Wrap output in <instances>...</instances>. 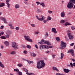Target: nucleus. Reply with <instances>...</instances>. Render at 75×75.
I'll return each instance as SVG.
<instances>
[{"label":"nucleus","mask_w":75,"mask_h":75,"mask_svg":"<svg viewBox=\"0 0 75 75\" xmlns=\"http://www.w3.org/2000/svg\"><path fill=\"white\" fill-rule=\"evenodd\" d=\"M45 66V63L44 60L38 61L37 63V68L40 69L41 68H43Z\"/></svg>","instance_id":"1"},{"label":"nucleus","mask_w":75,"mask_h":75,"mask_svg":"<svg viewBox=\"0 0 75 75\" xmlns=\"http://www.w3.org/2000/svg\"><path fill=\"white\" fill-rule=\"evenodd\" d=\"M73 7V9L75 8V0H69V2L68 4L67 7L68 8L71 9Z\"/></svg>","instance_id":"2"},{"label":"nucleus","mask_w":75,"mask_h":75,"mask_svg":"<svg viewBox=\"0 0 75 75\" xmlns=\"http://www.w3.org/2000/svg\"><path fill=\"white\" fill-rule=\"evenodd\" d=\"M12 46L14 48V50H17L18 49V45L16 43L14 42H12Z\"/></svg>","instance_id":"3"},{"label":"nucleus","mask_w":75,"mask_h":75,"mask_svg":"<svg viewBox=\"0 0 75 75\" xmlns=\"http://www.w3.org/2000/svg\"><path fill=\"white\" fill-rule=\"evenodd\" d=\"M36 17L38 20L39 21H44L45 19V17L43 16H40L41 18H39L38 16H36Z\"/></svg>","instance_id":"4"},{"label":"nucleus","mask_w":75,"mask_h":75,"mask_svg":"<svg viewBox=\"0 0 75 75\" xmlns=\"http://www.w3.org/2000/svg\"><path fill=\"white\" fill-rule=\"evenodd\" d=\"M68 37L70 40H72L74 38V36L72 35V34L71 33H68L67 34Z\"/></svg>","instance_id":"5"},{"label":"nucleus","mask_w":75,"mask_h":75,"mask_svg":"<svg viewBox=\"0 0 75 75\" xmlns=\"http://www.w3.org/2000/svg\"><path fill=\"white\" fill-rule=\"evenodd\" d=\"M24 38L25 40L28 41H29V42H33V40L32 39H30V38L29 36L25 35L24 36Z\"/></svg>","instance_id":"6"},{"label":"nucleus","mask_w":75,"mask_h":75,"mask_svg":"<svg viewBox=\"0 0 75 75\" xmlns=\"http://www.w3.org/2000/svg\"><path fill=\"white\" fill-rule=\"evenodd\" d=\"M61 45L62 47H61L60 48H62V49H64V47L65 48L66 47V44L65 43L63 42L62 41H61Z\"/></svg>","instance_id":"7"},{"label":"nucleus","mask_w":75,"mask_h":75,"mask_svg":"<svg viewBox=\"0 0 75 75\" xmlns=\"http://www.w3.org/2000/svg\"><path fill=\"white\" fill-rule=\"evenodd\" d=\"M44 47L45 49H48L49 48L48 46L44 45H40V50H42L43 49H44Z\"/></svg>","instance_id":"8"},{"label":"nucleus","mask_w":75,"mask_h":75,"mask_svg":"<svg viewBox=\"0 0 75 75\" xmlns=\"http://www.w3.org/2000/svg\"><path fill=\"white\" fill-rule=\"evenodd\" d=\"M69 52H70L71 53L73 57H74V51L73 49H71L69 50L68 51V53H69Z\"/></svg>","instance_id":"9"},{"label":"nucleus","mask_w":75,"mask_h":75,"mask_svg":"<svg viewBox=\"0 0 75 75\" xmlns=\"http://www.w3.org/2000/svg\"><path fill=\"white\" fill-rule=\"evenodd\" d=\"M62 18H64V17H65V12L64 11H62L61 14H60Z\"/></svg>","instance_id":"10"},{"label":"nucleus","mask_w":75,"mask_h":75,"mask_svg":"<svg viewBox=\"0 0 75 75\" xmlns=\"http://www.w3.org/2000/svg\"><path fill=\"white\" fill-rule=\"evenodd\" d=\"M3 42L4 44L5 45H6V46H8V45H10V43H9V42L8 41H5Z\"/></svg>","instance_id":"11"},{"label":"nucleus","mask_w":75,"mask_h":75,"mask_svg":"<svg viewBox=\"0 0 75 75\" xmlns=\"http://www.w3.org/2000/svg\"><path fill=\"white\" fill-rule=\"evenodd\" d=\"M52 32H54L55 34H57V32L56 29H55V28H52Z\"/></svg>","instance_id":"12"},{"label":"nucleus","mask_w":75,"mask_h":75,"mask_svg":"<svg viewBox=\"0 0 75 75\" xmlns=\"http://www.w3.org/2000/svg\"><path fill=\"white\" fill-rule=\"evenodd\" d=\"M10 2V0H6V4H7L8 6V8H10V4L8 3Z\"/></svg>","instance_id":"13"},{"label":"nucleus","mask_w":75,"mask_h":75,"mask_svg":"<svg viewBox=\"0 0 75 75\" xmlns=\"http://www.w3.org/2000/svg\"><path fill=\"white\" fill-rule=\"evenodd\" d=\"M64 71L65 73H69L70 70L68 69H64Z\"/></svg>","instance_id":"14"},{"label":"nucleus","mask_w":75,"mask_h":75,"mask_svg":"<svg viewBox=\"0 0 75 75\" xmlns=\"http://www.w3.org/2000/svg\"><path fill=\"white\" fill-rule=\"evenodd\" d=\"M8 25L10 26V27L11 29H14V26H13V24L11 23L10 24Z\"/></svg>","instance_id":"15"},{"label":"nucleus","mask_w":75,"mask_h":75,"mask_svg":"<svg viewBox=\"0 0 75 75\" xmlns=\"http://www.w3.org/2000/svg\"><path fill=\"white\" fill-rule=\"evenodd\" d=\"M0 66L1 67H2V68H4V65L3 64V63H2V62H1L0 61Z\"/></svg>","instance_id":"16"},{"label":"nucleus","mask_w":75,"mask_h":75,"mask_svg":"<svg viewBox=\"0 0 75 75\" xmlns=\"http://www.w3.org/2000/svg\"><path fill=\"white\" fill-rule=\"evenodd\" d=\"M45 44H46L48 45H51V44L50 43V42L48 41H46L44 42Z\"/></svg>","instance_id":"17"},{"label":"nucleus","mask_w":75,"mask_h":75,"mask_svg":"<svg viewBox=\"0 0 75 75\" xmlns=\"http://www.w3.org/2000/svg\"><path fill=\"white\" fill-rule=\"evenodd\" d=\"M71 25V24L69 23L68 22H66L65 23L64 25H65L66 26H67V25Z\"/></svg>","instance_id":"18"},{"label":"nucleus","mask_w":75,"mask_h":75,"mask_svg":"<svg viewBox=\"0 0 75 75\" xmlns=\"http://www.w3.org/2000/svg\"><path fill=\"white\" fill-rule=\"evenodd\" d=\"M53 69L54 71H58V69H57V68L55 67H53L52 68Z\"/></svg>","instance_id":"19"},{"label":"nucleus","mask_w":75,"mask_h":75,"mask_svg":"<svg viewBox=\"0 0 75 75\" xmlns=\"http://www.w3.org/2000/svg\"><path fill=\"white\" fill-rule=\"evenodd\" d=\"M31 55L32 57H36V56H37V54H36L35 53H31Z\"/></svg>","instance_id":"20"},{"label":"nucleus","mask_w":75,"mask_h":75,"mask_svg":"<svg viewBox=\"0 0 75 75\" xmlns=\"http://www.w3.org/2000/svg\"><path fill=\"white\" fill-rule=\"evenodd\" d=\"M5 4L4 3H1L0 4V7H3L4 6Z\"/></svg>","instance_id":"21"},{"label":"nucleus","mask_w":75,"mask_h":75,"mask_svg":"<svg viewBox=\"0 0 75 75\" xmlns=\"http://www.w3.org/2000/svg\"><path fill=\"white\" fill-rule=\"evenodd\" d=\"M20 7V5H18V4H16L15 5V8H16L17 9L19 8Z\"/></svg>","instance_id":"22"},{"label":"nucleus","mask_w":75,"mask_h":75,"mask_svg":"<svg viewBox=\"0 0 75 75\" xmlns=\"http://www.w3.org/2000/svg\"><path fill=\"white\" fill-rule=\"evenodd\" d=\"M40 6H42V7H45V4H44V3H40Z\"/></svg>","instance_id":"23"},{"label":"nucleus","mask_w":75,"mask_h":75,"mask_svg":"<svg viewBox=\"0 0 75 75\" xmlns=\"http://www.w3.org/2000/svg\"><path fill=\"white\" fill-rule=\"evenodd\" d=\"M26 74H27V75H34V74L33 73H28V72H27L26 73Z\"/></svg>","instance_id":"24"},{"label":"nucleus","mask_w":75,"mask_h":75,"mask_svg":"<svg viewBox=\"0 0 75 75\" xmlns=\"http://www.w3.org/2000/svg\"><path fill=\"white\" fill-rule=\"evenodd\" d=\"M10 54L12 55H15L16 54V52L14 51H13L10 53Z\"/></svg>","instance_id":"25"},{"label":"nucleus","mask_w":75,"mask_h":75,"mask_svg":"<svg viewBox=\"0 0 75 75\" xmlns=\"http://www.w3.org/2000/svg\"><path fill=\"white\" fill-rule=\"evenodd\" d=\"M0 18L1 20H2V21H4L5 19H6V18H5L2 17H0Z\"/></svg>","instance_id":"26"},{"label":"nucleus","mask_w":75,"mask_h":75,"mask_svg":"<svg viewBox=\"0 0 75 75\" xmlns=\"http://www.w3.org/2000/svg\"><path fill=\"white\" fill-rule=\"evenodd\" d=\"M63 57H64V54L62 53L61 54V57L60 58V59H63Z\"/></svg>","instance_id":"27"},{"label":"nucleus","mask_w":75,"mask_h":75,"mask_svg":"<svg viewBox=\"0 0 75 75\" xmlns=\"http://www.w3.org/2000/svg\"><path fill=\"white\" fill-rule=\"evenodd\" d=\"M42 42H39L40 44H43V42H44V39H42Z\"/></svg>","instance_id":"28"},{"label":"nucleus","mask_w":75,"mask_h":75,"mask_svg":"<svg viewBox=\"0 0 75 75\" xmlns=\"http://www.w3.org/2000/svg\"><path fill=\"white\" fill-rule=\"evenodd\" d=\"M18 67H23V64H19L17 65Z\"/></svg>","instance_id":"29"},{"label":"nucleus","mask_w":75,"mask_h":75,"mask_svg":"<svg viewBox=\"0 0 75 75\" xmlns=\"http://www.w3.org/2000/svg\"><path fill=\"white\" fill-rule=\"evenodd\" d=\"M23 69L24 71H25V72H26V73H27V72H28V70H27V69L24 68Z\"/></svg>","instance_id":"30"},{"label":"nucleus","mask_w":75,"mask_h":75,"mask_svg":"<svg viewBox=\"0 0 75 75\" xmlns=\"http://www.w3.org/2000/svg\"><path fill=\"white\" fill-rule=\"evenodd\" d=\"M6 38H9L10 37V35L7 34L5 35Z\"/></svg>","instance_id":"31"},{"label":"nucleus","mask_w":75,"mask_h":75,"mask_svg":"<svg viewBox=\"0 0 75 75\" xmlns=\"http://www.w3.org/2000/svg\"><path fill=\"white\" fill-rule=\"evenodd\" d=\"M23 61H27L28 62V63L29 64H30V61H28L27 60H26L25 59H23Z\"/></svg>","instance_id":"32"},{"label":"nucleus","mask_w":75,"mask_h":75,"mask_svg":"<svg viewBox=\"0 0 75 75\" xmlns=\"http://www.w3.org/2000/svg\"><path fill=\"white\" fill-rule=\"evenodd\" d=\"M56 40L58 41H59L60 40V39L58 37H56Z\"/></svg>","instance_id":"33"},{"label":"nucleus","mask_w":75,"mask_h":75,"mask_svg":"<svg viewBox=\"0 0 75 75\" xmlns=\"http://www.w3.org/2000/svg\"><path fill=\"white\" fill-rule=\"evenodd\" d=\"M48 32H46L45 35V37H48Z\"/></svg>","instance_id":"34"},{"label":"nucleus","mask_w":75,"mask_h":75,"mask_svg":"<svg viewBox=\"0 0 75 75\" xmlns=\"http://www.w3.org/2000/svg\"><path fill=\"white\" fill-rule=\"evenodd\" d=\"M65 22V21L62 20L60 21V23H64Z\"/></svg>","instance_id":"35"},{"label":"nucleus","mask_w":75,"mask_h":75,"mask_svg":"<svg viewBox=\"0 0 75 75\" xmlns=\"http://www.w3.org/2000/svg\"><path fill=\"white\" fill-rule=\"evenodd\" d=\"M1 39H6V37H5V36H1Z\"/></svg>","instance_id":"36"},{"label":"nucleus","mask_w":75,"mask_h":75,"mask_svg":"<svg viewBox=\"0 0 75 75\" xmlns=\"http://www.w3.org/2000/svg\"><path fill=\"white\" fill-rule=\"evenodd\" d=\"M47 20V21L48 20H51V17L50 16H48Z\"/></svg>","instance_id":"37"},{"label":"nucleus","mask_w":75,"mask_h":75,"mask_svg":"<svg viewBox=\"0 0 75 75\" xmlns=\"http://www.w3.org/2000/svg\"><path fill=\"white\" fill-rule=\"evenodd\" d=\"M27 47L29 49H30L31 48V47L30 45H27Z\"/></svg>","instance_id":"38"},{"label":"nucleus","mask_w":75,"mask_h":75,"mask_svg":"<svg viewBox=\"0 0 75 75\" xmlns=\"http://www.w3.org/2000/svg\"><path fill=\"white\" fill-rule=\"evenodd\" d=\"M14 71H16V72H19V70L18 69H14Z\"/></svg>","instance_id":"39"},{"label":"nucleus","mask_w":75,"mask_h":75,"mask_svg":"<svg viewBox=\"0 0 75 75\" xmlns=\"http://www.w3.org/2000/svg\"><path fill=\"white\" fill-rule=\"evenodd\" d=\"M4 23H5V24H7V21L6 20V19L4 20Z\"/></svg>","instance_id":"40"},{"label":"nucleus","mask_w":75,"mask_h":75,"mask_svg":"<svg viewBox=\"0 0 75 75\" xmlns=\"http://www.w3.org/2000/svg\"><path fill=\"white\" fill-rule=\"evenodd\" d=\"M30 24L32 27H35V25L34 24Z\"/></svg>","instance_id":"41"},{"label":"nucleus","mask_w":75,"mask_h":75,"mask_svg":"<svg viewBox=\"0 0 75 75\" xmlns=\"http://www.w3.org/2000/svg\"><path fill=\"white\" fill-rule=\"evenodd\" d=\"M48 13H50V14H51V13H52V11H51L50 10H49V11H48Z\"/></svg>","instance_id":"42"},{"label":"nucleus","mask_w":75,"mask_h":75,"mask_svg":"<svg viewBox=\"0 0 75 75\" xmlns=\"http://www.w3.org/2000/svg\"><path fill=\"white\" fill-rule=\"evenodd\" d=\"M18 74L19 75H22V73L21 71H19L18 72Z\"/></svg>","instance_id":"43"},{"label":"nucleus","mask_w":75,"mask_h":75,"mask_svg":"<svg viewBox=\"0 0 75 75\" xmlns=\"http://www.w3.org/2000/svg\"><path fill=\"white\" fill-rule=\"evenodd\" d=\"M36 4H37L38 5V4H40H40H41V3H40V2H38V1L36 2Z\"/></svg>","instance_id":"44"},{"label":"nucleus","mask_w":75,"mask_h":75,"mask_svg":"<svg viewBox=\"0 0 75 75\" xmlns=\"http://www.w3.org/2000/svg\"><path fill=\"white\" fill-rule=\"evenodd\" d=\"M39 32H36L35 33V35H36L37 34H39Z\"/></svg>","instance_id":"45"},{"label":"nucleus","mask_w":75,"mask_h":75,"mask_svg":"<svg viewBox=\"0 0 75 75\" xmlns=\"http://www.w3.org/2000/svg\"><path fill=\"white\" fill-rule=\"evenodd\" d=\"M43 22L44 23H47V21H48L47 20H43Z\"/></svg>","instance_id":"46"},{"label":"nucleus","mask_w":75,"mask_h":75,"mask_svg":"<svg viewBox=\"0 0 75 75\" xmlns=\"http://www.w3.org/2000/svg\"><path fill=\"white\" fill-rule=\"evenodd\" d=\"M0 28H1V29H3L4 28V26L3 25L1 26Z\"/></svg>","instance_id":"47"},{"label":"nucleus","mask_w":75,"mask_h":75,"mask_svg":"<svg viewBox=\"0 0 75 75\" xmlns=\"http://www.w3.org/2000/svg\"><path fill=\"white\" fill-rule=\"evenodd\" d=\"M24 53L27 54V52L25 50L24 51Z\"/></svg>","instance_id":"48"},{"label":"nucleus","mask_w":75,"mask_h":75,"mask_svg":"<svg viewBox=\"0 0 75 75\" xmlns=\"http://www.w3.org/2000/svg\"><path fill=\"white\" fill-rule=\"evenodd\" d=\"M55 56H56V55L55 54H52V58H55Z\"/></svg>","instance_id":"49"},{"label":"nucleus","mask_w":75,"mask_h":75,"mask_svg":"<svg viewBox=\"0 0 75 75\" xmlns=\"http://www.w3.org/2000/svg\"><path fill=\"white\" fill-rule=\"evenodd\" d=\"M19 28L18 27H17L16 28V30H19Z\"/></svg>","instance_id":"50"},{"label":"nucleus","mask_w":75,"mask_h":75,"mask_svg":"<svg viewBox=\"0 0 75 75\" xmlns=\"http://www.w3.org/2000/svg\"><path fill=\"white\" fill-rule=\"evenodd\" d=\"M71 29H72V30H74V29H75V28L74 27V26H71Z\"/></svg>","instance_id":"51"},{"label":"nucleus","mask_w":75,"mask_h":75,"mask_svg":"<svg viewBox=\"0 0 75 75\" xmlns=\"http://www.w3.org/2000/svg\"><path fill=\"white\" fill-rule=\"evenodd\" d=\"M35 48H36L37 49H38V46H37V45H35Z\"/></svg>","instance_id":"52"},{"label":"nucleus","mask_w":75,"mask_h":75,"mask_svg":"<svg viewBox=\"0 0 75 75\" xmlns=\"http://www.w3.org/2000/svg\"><path fill=\"white\" fill-rule=\"evenodd\" d=\"M0 33L1 35H3L4 34V32H1Z\"/></svg>","instance_id":"53"},{"label":"nucleus","mask_w":75,"mask_h":75,"mask_svg":"<svg viewBox=\"0 0 75 75\" xmlns=\"http://www.w3.org/2000/svg\"><path fill=\"white\" fill-rule=\"evenodd\" d=\"M74 45V43H72L70 45V46H73V45Z\"/></svg>","instance_id":"54"},{"label":"nucleus","mask_w":75,"mask_h":75,"mask_svg":"<svg viewBox=\"0 0 75 75\" xmlns=\"http://www.w3.org/2000/svg\"><path fill=\"white\" fill-rule=\"evenodd\" d=\"M30 64H33V62L32 61H30Z\"/></svg>","instance_id":"55"},{"label":"nucleus","mask_w":75,"mask_h":75,"mask_svg":"<svg viewBox=\"0 0 75 75\" xmlns=\"http://www.w3.org/2000/svg\"><path fill=\"white\" fill-rule=\"evenodd\" d=\"M49 48H52V46H49Z\"/></svg>","instance_id":"56"},{"label":"nucleus","mask_w":75,"mask_h":75,"mask_svg":"<svg viewBox=\"0 0 75 75\" xmlns=\"http://www.w3.org/2000/svg\"><path fill=\"white\" fill-rule=\"evenodd\" d=\"M49 52H49V51H47L46 52V53H47L48 54H49Z\"/></svg>","instance_id":"57"},{"label":"nucleus","mask_w":75,"mask_h":75,"mask_svg":"<svg viewBox=\"0 0 75 75\" xmlns=\"http://www.w3.org/2000/svg\"><path fill=\"white\" fill-rule=\"evenodd\" d=\"M3 48H4V46H1V48H2V49H3Z\"/></svg>","instance_id":"58"},{"label":"nucleus","mask_w":75,"mask_h":75,"mask_svg":"<svg viewBox=\"0 0 75 75\" xmlns=\"http://www.w3.org/2000/svg\"><path fill=\"white\" fill-rule=\"evenodd\" d=\"M65 38H66V39H67V36H65Z\"/></svg>","instance_id":"59"},{"label":"nucleus","mask_w":75,"mask_h":75,"mask_svg":"<svg viewBox=\"0 0 75 75\" xmlns=\"http://www.w3.org/2000/svg\"><path fill=\"white\" fill-rule=\"evenodd\" d=\"M1 53L0 52V57H1Z\"/></svg>","instance_id":"60"},{"label":"nucleus","mask_w":75,"mask_h":75,"mask_svg":"<svg viewBox=\"0 0 75 75\" xmlns=\"http://www.w3.org/2000/svg\"><path fill=\"white\" fill-rule=\"evenodd\" d=\"M37 11L38 12H40V10L39 9H38L37 10Z\"/></svg>","instance_id":"61"},{"label":"nucleus","mask_w":75,"mask_h":75,"mask_svg":"<svg viewBox=\"0 0 75 75\" xmlns=\"http://www.w3.org/2000/svg\"><path fill=\"white\" fill-rule=\"evenodd\" d=\"M64 1H62V4H64Z\"/></svg>","instance_id":"62"},{"label":"nucleus","mask_w":75,"mask_h":75,"mask_svg":"<svg viewBox=\"0 0 75 75\" xmlns=\"http://www.w3.org/2000/svg\"><path fill=\"white\" fill-rule=\"evenodd\" d=\"M27 13H28V14H29V13H30V11H27Z\"/></svg>","instance_id":"63"},{"label":"nucleus","mask_w":75,"mask_h":75,"mask_svg":"<svg viewBox=\"0 0 75 75\" xmlns=\"http://www.w3.org/2000/svg\"><path fill=\"white\" fill-rule=\"evenodd\" d=\"M74 49L75 50V45H74Z\"/></svg>","instance_id":"64"}]
</instances>
